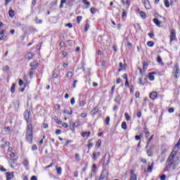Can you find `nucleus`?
<instances>
[{
    "mask_svg": "<svg viewBox=\"0 0 180 180\" xmlns=\"http://www.w3.org/2000/svg\"><path fill=\"white\" fill-rule=\"evenodd\" d=\"M175 155H176V151H172L167 160H166V166L164 169L165 172L169 171V169H176V167H178V162L174 160V158H175Z\"/></svg>",
    "mask_w": 180,
    "mask_h": 180,
    "instance_id": "f257e3e1",
    "label": "nucleus"
},
{
    "mask_svg": "<svg viewBox=\"0 0 180 180\" xmlns=\"http://www.w3.org/2000/svg\"><path fill=\"white\" fill-rule=\"evenodd\" d=\"M25 139L30 144L33 143V127L31 124L27 126Z\"/></svg>",
    "mask_w": 180,
    "mask_h": 180,
    "instance_id": "f03ea898",
    "label": "nucleus"
},
{
    "mask_svg": "<svg viewBox=\"0 0 180 180\" xmlns=\"http://www.w3.org/2000/svg\"><path fill=\"white\" fill-rule=\"evenodd\" d=\"M24 118L25 122H27V125L32 124V122L30 120V112L29 110H25L24 112Z\"/></svg>",
    "mask_w": 180,
    "mask_h": 180,
    "instance_id": "7ed1b4c3",
    "label": "nucleus"
},
{
    "mask_svg": "<svg viewBox=\"0 0 180 180\" xmlns=\"http://www.w3.org/2000/svg\"><path fill=\"white\" fill-rule=\"evenodd\" d=\"M109 176V172L106 170H103L101 172V176L98 180H108V178Z\"/></svg>",
    "mask_w": 180,
    "mask_h": 180,
    "instance_id": "20e7f679",
    "label": "nucleus"
},
{
    "mask_svg": "<svg viewBox=\"0 0 180 180\" xmlns=\"http://www.w3.org/2000/svg\"><path fill=\"white\" fill-rule=\"evenodd\" d=\"M175 39H176V32L174 29H172L170 31V43H172Z\"/></svg>",
    "mask_w": 180,
    "mask_h": 180,
    "instance_id": "39448f33",
    "label": "nucleus"
},
{
    "mask_svg": "<svg viewBox=\"0 0 180 180\" xmlns=\"http://www.w3.org/2000/svg\"><path fill=\"white\" fill-rule=\"evenodd\" d=\"M104 162L105 165H109V162H110V153L107 152L104 155Z\"/></svg>",
    "mask_w": 180,
    "mask_h": 180,
    "instance_id": "423d86ee",
    "label": "nucleus"
},
{
    "mask_svg": "<svg viewBox=\"0 0 180 180\" xmlns=\"http://www.w3.org/2000/svg\"><path fill=\"white\" fill-rule=\"evenodd\" d=\"M16 161H18L17 159H10L9 165L11 168H16V167H18V163Z\"/></svg>",
    "mask_w": 180,
    "mask_h": 180,
    "instance_id": "0eeeda50",
    "label": "nucleus"
},
{
    "mask_svg": "<svg viewBox=\"0 0 180 180\" xmlns=\"http://www.w3.org/2000/svg\"><path fill=\"white\" fill-rule=\"evenodd\" d=\"M39 65V63L38 62H31L30 63V67H31V71H34V70L36 68H37V66Z\"/></svg>",
    "mask_w": 180,
    "mask_h": 180,
    "instance_id": "6e6552de",
    "label": "nucleus"
},
{
    "mask_svg": "<svg viewBox=\"0 0 180 180\" xmlns=\"http://www.w3.org/2000/svg\"><path fill=\"white\" fill-rule=\"evenodd\" d=\"M158 96V94H157L156 91H153V92L150 93L149 95V98L152 101H155L157 99Z\"/></svg>",
    "mask_w": 180,
    "mask_h": 180,
    "instance_id": "1a4fd4ad",
    "label": "nucleus"
},
{
    "mask_svg": "<svg viewBox=\"0 0 180 180\" xmlns=\"http://www.w3.org/2000/svg\"><path fill=\"white\" fill-rule=\"evenodd\" d=\"M174 70H175L174 78H179L180 70H179V67H178V65H176L174 66Z\"/></svg>",
    "mask_w": 180,
    "mask_h": 180,
    "instance_id": "9d476101",
    "label": "nucleus"
},
{
    "mask_svg": "<svg viewBox=\"0 0 180 180\" xmlns=\"http://www.w3.org/2000/svg\"><path fill=\"white\" fill-rule=\"evenodd\" d=\"M130 179L129 180H137V175L134 174V170H131L130 171Z\"/></svg>",
    "mask_w": 180,
    "mask_h": 180,
    "instance_id": "9b49d317",
    "label": "nucleus"
},
{
    "mask_svg": "<svg viewBox=\"0 0 180 180\" xmlns=\"http://www.w3.org/2000/svg\"><path fill=\"white\" fill-rule=\"evenodd\" d=\"M154 168V162H152L150 164V162H148V169H147V172H153V169Z\"/></svg>",
    "mask_w": 180,
    "mask_h": 180,
    "instance_id": "f8f14e48",
    "label": "nucleus"
},
{
    "mask_svg": "<svg viewBox=\"0 0 180 180\" xmlns=\"http://www.w3.org/2000/svg\"><path fill=\"white\" fill-rule=\"evenodd\" d=\"M6 180H11L13 178V172H6Z\"/></svg>",
    "mask_w": 180,
    "mask_h": 180,
    "instance_id": "ddd939ff",
    "label": "nucleus"
},
{
    "mask_svg": "<svg viewBox=\"0 0 180 180\" xmlns=\"http://www.w3.org/2000/svg\"><path fill=\"white\" fill-rule=\"evenodd\" d=\"M138 12H139L141 18H142V19H146V18H147V15H146V13L140 11V9H138Z\"/></svg>",
    "mask_w": 180,
    "mask_h": 180,
    "instance_id": "4468645a",
    "label": "nucleus"
},
{
    "mask_svg": "<svg viewBox=\"0 0 180 180\" xmlns=\"http://www.w3.org/2000/svg\"><path fill=\"white\" fill-rule=\"evenodd\" d=\"M154 74H155V72H152L148 74L149 81H154L155 79Z\"/></svg>",
    "mask_w": 180,
    "mask_h": 180,
    "instance_id": "2eb2a0df",
    "label": "nucleus"
},
{
    "mask_svg": "<svg viewBox=\"0 0 180 180\" xmlns=\"http://www.w3.org/2000/svg\"><path fill=\"white\" fill-rule=\"evenodd\" d=\"M99 112V108L98 107H95L91 111V113L93 116H95V115Z\"/></svg>",
    "mask_w": 180,
    "mask_h": 180,
    "instance_id": "dca6fc26",
    "label": "nucleus"
},
{
    "mask_svg": "<svg viewBox=\"0 0 180 180\" xmlns=\"http://www.w3.org/2000/svg\"><path fill=\"white\" fill-rule=\"evenodd\" d=\"M153 22H154L155 25H156V26H158V27H160V26H161V21L158 20V19L154 18Z\"/></svg>",
    "mask_w": 180,
    "mask_h": 180,
    "instance_id": "f3484780",
    "label": "nucleus"
},
{
    "mask_svg": "<svg viewBox=\"0 0 180 180\" xmlns=\"http://www.w3.org/2000/svg\"><path fill=\"white\" fill-rule=\"evenodd\" d=\"M33 53H28L26 56H25V58H27V60H32L33 58Z\"/></svg>",
    "mask_w": 180,
    "mask_h": 180,
    "instance_id": "a211bd4d",
    "label": "nucleus"
},
{
    "mask_svg": "<svg viewBox=\"0 0 180 180\" xmlns=\"http://www.w3.org/2000/svg\"><path fill=\"white\" fill-rule=\"evenodd\" d=\"M179 146H180V141H179L175 145L173 151H176V153H178V150H179Z\"/></svg>",
    "mask_w": 180,
    "mask_h": 180,
    "instance_id": "6ab92c4d",
    "label": "nucleus"
},
{
    "mask_svg": "<svg viewBox=\"0 0 180 180\" xmlns=\"http://www.w3.org/2000/svg\"><path fill=\"white\" fill-rule=\"evenodd\" d=\"M91 141H92V139H90L88 141L87 148L89 150H91V148H92V147L94 146V143H92Z\"/></svg>",
    "mask_w": 180,
    "mask_h": 180,
    "instance_id": "aec40b11",
    "label": "nucleus"
},
{
    "mask_svg": "<svg viewBox=\"0 0 180 180\" xmlns=\"http://www.w3.org/2000/svg\"><path fill=\"white\" fill-rule=\"evenodd\" d=\"M143 4L145 5L146 9H150L151 8V6L150 5V1H145Z\"/></svg>",
    "mask_w": 180,
    "mask_h": 180,
    "instance_id": "412c9836",
    "label": "nucleus"
},
{
    "mask_svg": "<svg viewBox=\"0 0 180 180\" xmlns=\"http://www.w3.org/2000/svg\"><path fill=\"white\" fill-rule=\"evenodd\" d=\"M101 145H102V140L98 139L96 143V147H97V148H101Z\"/></svg>",
    "mask_w": 180,
    "mask_h": 180,
    "instance_id": "4be33fe9",
    "label": "nucleus"
},
{
    "mask_svg": "<svg viewBox=\"0 0 180 180\" xmlns=\"http://www.w3.org/2000/svg\"><path fill=\"white\" fill-rule=\"evenodd\" d=\"M15 88H16V84L13 83L11 87V94H15Z\"/></svg>",
    "mask_w": 180,
    "mask_h": 180,
    "instance_id": "5701e85b",
    "label": "nucleus"
},
{
    "mask_svg": "<svg viewBox=\"0 0 180 180\" xmlns=\"http://www.w3.org/2000/svg\"><path fill=\"white\" fill-rule=\"evenodd\" d=\"M122 19H126L127 18V12L124 9H122Z\"/></svg>",
    "mask_w": 180,
    "mask_h": 180,
    "instance_id": "b1692460",
    "label": "nucleus"
},
{
    "mask_svg": "<svg viewBox=\"0 0 180 180\" xmlns=\"http://www.w3.org/2000/svg\"><path fill=\"white\" fill-rule=\"evenodd\" d=\"M121 127L122 129H123V130H127V124L126 123V122H123L122 123Z\"/></svg>",
    "mask_w": 180,
    "mask_h": 180,
    "instance_id": "393cba45",
    "label": "nucleus"
},
{
    "mask_svg": "<svg viewBox=\"0 0 180 180\" xmlns=\"http://www.w3.org/2000/svg\"><path fill=\"white\" fill-rule=\"evenodd\" d=\"M146 153L148 157H153V148L148 149Z\"/></svg>",
    "mask_w": 180,
    "mask_h": 180,
    "instance_id": "a878e982",
    "label": "nucleus"
},
{
    "mask_svg": "<svg viewBox=\"0 0 180 180\" xmlns=\"http://www.w3.org/2000/svg\"><path fill=\"white\" fill-rule=\"evenodd\" d=\"M82 136H83V137H89V136H91V132L90 131H89V132H87V131H86V132H83L82 134Z\"/></svg>",
    "mask_w": 180,
    "mask_h": 180,
    "instance_id": "bb28decb",
    "label": "nucleus"
},
{
    "mask_svg": "<svg viewBox=\"0 0 180 180\" xmlns=\"http://www.w3.org/2000/svg\"><path fill=\"white\" fill-rule=\"evenodd\" d=\"M8 15L10 18H13V16H15V11H13L12 9L9 10Z\"/></svg>",
    "mask_w": 180,
    "mask_h": 180,
    "instance_id": "cd10ccee",
    "label": "nucleus"
},
{
    "mask_svg": "<svg viewBox=\"0 0 180 180\" xmlns=\"http://www.w3.org/2000/svg\"><path fill=\"white\" fill-rule=\"evenodd\" d=\"M122 4L123 5H127L128 6H130V1H129V0H122Z\"/></svg>",
    "mask_w": 180,
    "mask_h": 180,
    "instance_id": "c85d7f7f",
    "label": "nucleus"
},
{
    "mask_svg": "<svg viewBox=\"0 0 180 180\" xmlns=\"http://www.w3.org/2000/svg\"><path fill=\"white\" fill-rule=\"evenodd\" d=\"M70 110H64V113H65V115H72V109L70 108Z\"/></svg>",
    "mask_w": 180,
    "mask_h": 180,
    "instance_id": "c756f323",
    "label": "nucleus"
},
{
    "mask_svg": "<svg viewBox=\"0 0 180 180\" xmlns=\"http://www.w3.org/2000/svg\"><path fill=\"white\" fill-rule=\"evenodd\" d=\"M56 171H57L58 175H61V172L63 171V169L61 168V167H59L56 168Z\"/></svg>",
    "mask_w": 180,
    "mask_h": 180,
    "instance_id": "7c9ffc66",
    "label": "nucleus"
},
{
    "mask_svg": "<svg viewBox=\"0 0 180 180\" xmlns=\"http://www.w3.org/2000/svg\"><path fill=\"white\" fill-rule=\"evenodd\" d=\"M147 46L148 47H153L154 46V41H149L147 42Z\"/></svg>",
    "mask_w": 180,
    "mask_h": 180,
    "instance_id": "2f4dec72",
    "label": "nucleus"
},
{
    "mask_svg": "<svg viewBox=\"0 0 180 180\" xmlns=\"http://www.w3.org/2000/svg\"><path fill=\"white\" fill-rule=\"evenodd\" d=\"M82 20V16L79 15L77 17V22L78 25H79L81 23Z\"/></svg>",
    "mask_w": 180,
    "mask_h": 180,
    "instance_id": "473e14b6",
    "label": "nucleus"
},
{
    "mask_svg": "<svg viewBox=\"0 0 180 180\" xmlns=\"http://www.w3.org/2000/svg\"><path fill=\"white\" fill-rule=\"evenodd\" d=\"M91 172H96V165L94 164L91 167Z\"/></svg>",
    "mask_w": 180,
    "mask_h": 180,
    "instance_id": "72a5a7b5",
    "label": "nucleus"
},
{
    "mask_svg": "<svg viewBox=\"0 0 180 180\" xmlns=\"http://www.w3.org/2000/svg\"><path fill=\"white\" fill-rule=\"evenodd\" d=\"M124 117H125L126 120H128V121L131 120V119L130 117V115H129V113H127V112H125Z\"/></svg>",
    "mask_w": 180,
    "mask_h": 180,
    "instance_id": "f704fd0d",
    "label": "nucleus"
},
{
    "mask_svg": "<svg viewBox=\"0 0 180 180\" xmlns=\"http://www.w3.org/2000/svg\"><path fill=\"white\" fill-rule=\"evenodd\" d=\"M110 122V117H106L105 123V124H106L107 126H109Z\"/></svg>",
    "mask_w": 180,
    "mask_h": 180,
    "instance_id": "c9c22d12",
    "label": "nucleus"
},
{
    "mask_svg": "<svg viewBox=\"0 0 180 180\" xmlns=\"http://www.w3.org/2000/svg\"><path fill=\"white\" fill-rule=\"evenodd\" d=\"M88 29H89V24L86 23V25H84V32H85V33H86V32H88Z\"/></svg>",
    "mask_w": 180,
    "mask_h": 180,
    "instance_id": "e433bc0d",
    "label": "nucleus"
},
{
    "mask_svg": "<svg viewBox=\"0 0 180 180\" xmlns=\"http://www.w3.org/2000/svg\"><path fill=\"white\" fill-rule=\"evenodd\" d=\"M3 71L4 72H6L8 71H9V66L8 65H5L4 68H3Z\"/></svg>",
    "mask_w": 180,
    "mask_h": 180,
    "instance_id": "4c0bfd02",
    "label": "nucleus"
},
{
    "mask_svg": "<svg viewBox=\"0 0 180 180\" xmlns=\"http://www.w3.org/2000/svg\"><path fill=\"white\" fill-rule=\"evenodd\" d=\"M75 158L76 161H80L81 160V158L79 157V154H78V153L75 154Z\"/></svg>",
    "mask_w": 180,
    "mask_h": 180,
    "instance_id": "58836bf2",
    "label": "nucleus"
},
{
    "mask_svg": "<svg viewBox=\"0 0 180 180\" xmlns=\"http://www.w3.org/2000/svg\"><path fill=\"white\" fill-rule=\"evenodd\" d=\"M73 76H74V75L72 74V72H68L66 75L67 78H71Z\"/></svg>",
    "mask_w": 180,
    "mask_h": 180,
    "instance_id": "ea45409f",
    "label": "nucleus"
},
{
    "mask_svg": "<svg viewBox=\"0 0 180 180\" xmlns=\"http://www.w3.org/2000/svg\"><path fill=\"white\" fill-rule=\"evenodd\" d=\"M90 12H91V13H92V15L96 13V8H90Z\"/></svg>",
    "mask_w": 180,
    "mask_h": 180,
    "instance_id": "a19ab883",
    "label": "nucleus"
},
{
    "mask_svg": "<svg viewBox=\"0 0 180 180\" xmlns=\"http://www.w3.org/2000/svg\"><path fill=\"white\" fill-rule=\"evenodd\" d=\"M24 167H27L29 165V160H25L24 162H22Z\"/></svg>",
    "mask_w": 180,
    "mask_h": 180,
    "instance_id": "79ce46f5",
    "label": "nucleus"
},
{
    "mask_svg": "<svg viewBox=\"0 0 180 180\" xmlns=\"http://www.w3.org/2000/svg\"><path fill=\"white\" fill-rule=\"evenodd\" d=\"M52 77L53 78H58V74H57V72H56V70L53 71Z\"/></svg>",
    "mask_w": 180,
    "mask_h": 180,
    "instance_id": "37998d69",
    "label": "nucleus"
},
{
    "mask_svg": "<svg viewBox=\"0 0 180 180\" xmlns=\"http://www.w3.org/2000/svg\"><path fill=\"white\" fill-rule=\"evenodd\" d=\"M83 4H84V5H87V6H89L91 5V3H89V1H88V0H82Z\"/></svg>",
    "mask_w": 180,
    "mask_h": 180,
    "instance_id": "c03bdc74",
    "label": "nucleus"
},
{
    "mask_svg": "<svg viewBox=\"0 0 180 180\" xmlns=\"http://www.w3.org/2000/svg\"><path fill=\"white\" fill-rule=\"evenodd\" d=\"M156 61L157 63H162V58H161V56H158Z\"/></svg>",
    "mask_w": 180,
    "mask_h": 180,
    "instance_id": "a18cd8bd",
    "label": "nucleus"
},
{
    "mask_svg": "<svg viewBox=\"0 0 180 180\" xmlns=\"http://www.w3.org/2000/svg\"><path fill=\"white\" fill-rule=\"evenodd\" d=\"M148 65H147V63L144 62L143 65V68L144 70V71H146V70H147Z\"/></svg>",
    "mask_w": 180,
    "mask_h": 180,
    "instance_id": "49530a36",
    "label": "nucleus"
},
{
    "mask_svg": "<svg viewBox=\"0 0 180 180\" xmlns=\"http://www.w3.org/2000/svg\"><path fill=\"white\" fill-rule=\"evenodd\" d=\"M145 136L146 137H148L150 136V131L147 129H145Z\"/></svg>",
    "mask_w": 180,
    "mask_h": 180,
    "instance_id": "de8ad7c7",
    "label": "nucleus"
},
{
    "mask_svg": "<svg viewBox=\"0 0 180 180\" xmlns=\"http://www.w3.org/2000/svg\"><path fill=\"white\" fill-rule=\"evenodd\" d=\"M35 22H36V23H37V25H41V23H43V21H42L41 20L38 19V18H37V19L35 20Z\"/></svg>",
    "mask_w": 180,
    "mask_h": 180,
    "instance_id": "09e8293b",
    "label": "nucleus"
},
{
    "mask_svg": "<svg viewBox=\"0 0 180 180\" xmlns=\"http://www.w3.org/2000/svg\"><path fill=\"white\" fill-rule=\"evenodd\" d=\"M165 6H166V8L169 6V1L168 0H165Z\"/></svg>",
    "mask_w": 180,
    "mask_h": 180,
    "instance_id": "8fccbe9b",
    "label": "nucleus"
},
{
    "mask_svg": "<svg viewBox=\"0 0 180 180\" xmlns=\"http://www.w3.org/2000/svg\"><path fill=\"white\" fill-rule=\"evenodd\" d=\"M32 151H36V150H37V145L34 144V145L32 146Z\"/></svg>",
    "mask_w": 180,
    "mask_h": 180,
    "instance_id": "3c124183",
    "label": "nucleus"
},
{
    "mask_svg": "<svg viewBox=\"0 0 180 180\" xmlns=\"http://www.w3.org/2000/svg\"><path fill=\"white\" fill-rule=\"evenodd\" d=\"M96 153H93V158L92 160H94V161H96V160H98V158H96Z\"/></svg>",
    "mask_w": 180,
    "mask_h": 180,
    "instance_id": "603ef678",
    "label": "nucleus"
},
{
    "mask_svg": "<svg viewBox=\"0 0 180 180\" xmlns=\"http://www.w3.org/2000/svg\"><path fill=\"white\" fill-rule=\"evenodd\" d=\"M79 106H85V101H80L79 103Z\"/></svg>",
    "mask_w": 180,
    "mask_h": 180,
    "instance_id": "864d4df0",
    "label": "nucleus"
},
{
    "mask_svg": "<svg viewBox=\"0 0 180 180\" xmlns=\"http://www.w3.org/2000/svg\"><path fill=\"white\" fill-rule=\"evenodd\" d=\"M71 105H75V98L72 97L70 100Z\"/></svg>",
    "mask_w": 180,
    "mask_h": 180,
    "instance_id": "5fc2aeb1",
    "label": "nucleus"
},
{
    "mask_svg": "<svg viewBox=\"0 0 180 180\" xmlns=\"http://www.w3.org/2000/svg\"><path fill=\"white\" fill-rule=\"evenodd\" d=\"M115 86H112L111 88V95H113V94H115Z\"/></svg>",
    "mask_w": 180,
    "mask_h": 180,
    "instance_id": "6e6d98bb",
    "label": "nucleus"
},
{
    "mask_svg": "<svg viewBox=\"0 0 180 180\" xmlns=\"http://www.w3.org/2000/svg\"><path fill=\"white\" fill-rule=\"evenodd\" d=\"M0 171H1V172H6V169L3 166H0Z\"/></svg>",
    "mask_w": 180,
    "mask_h": 180,
    "instance_id": "4d7b16f0",
    "label": "nucleus"
},
{
    "mask_svg": "<svg viewBox=\"0 0 180 180\" xmlns=\"http://www.w3.org/2000/svg\"><path fill=\"white\" fill-rule=\"evenodd\" d=\"M153 139H154V134H153L150 137V139H148V144H150V143H151V140H153Z\"/></svg>",
    "mask_w": 180,
    "mask_h": 180,
    "instance_id": "13d9d810",
    "label": "nucleus"
},
{
    "mask_svg": "<svg viewBox=\"0 0 180 180\" xmlns=\"http://www.w3.org/2000/svg\"><path fill=\"white\" fill-rule=\"evenodd\" d=\"M174 108H169L168 109L169 113H174Z\"/></svg>",
    "mask_w": 180,
    "mask_h": 180,
    "instance_id": "bf43d9fd",
    "label": "nucleus"
},
{
    "mask_svg": "<svg viewBox=\"0 0 180 180\" xmlns=\"http://www.w3.org/2000/svg\"><path fill=\"white\" fill-rule=\"evenodd\" d=\"M167 179V176L165 174H162L160 176V180H165Z\"/></svg>",
    "mask_w": 180,
    "mask_h": 180,
    "instance_id": "052dcab7",
    "label": "nucleus"
},
{
    "mask_svg": "<svg viewBox=\"0 0 180 180\" xmlns=\"http://www.w3.org/2000/svg\"><path fill=\"white\" fill-rule=\"evenodd\" d=\"M18 84L20 86H23V80L19 79Z\"/></svg>",
    "mask_w": 180,
    "mask_h": 180,
    "instance_id": "680f3d73",
    "label": "nucleus"
},
{
    "mask_svg": "<svg viewBox=\"0 0 180 180\" xmlns=\"http://www.w3.org/2000/svg\"><path fill=\"white\" fill-rule=\"evenodd\" d=\"M65 26L69 27L70 29H72V24L71 23H68V24H65Z\"/></svg>",
    "mask_w": 180,
    "mask_h": 180,
    "instance_id": "e2e57ef3",
    "label": "nucleus"
},
{
    "mask_svg": "<svg viewBox=\"0 0 180 180\" xmlns=\"http://www.w3.org/2000/svg\"><path fill=\"white\" fill-rule=\"evenodd\" d=\"M56 134L57 135L61 134V129H56Z\"/></svg>",
    "mask_w": 180,
    "mask_h": 180,
    "instance_id": "0e129e2a",
    "label": "nucleus"
},
{
    "mask_svg": "<svg viewBox=\"0 0 180 180\" xmlns=\"http://www.w3.org/2000/svg\"><path fill=\"white\" fill-rule=\"evenodd\" d=\"M144 82H143V79H141V78H139V84L140 85H144Z\"/></svg>",
    "mask_w": 180,
    "mask_h": 180,
    "instance_id": "69168bd1",
    "label": "nucleus"
},
{
    "mask_svg": "<svg viewBox=\"0 0 180 180\" xmlns=\"http://www.w3.org/2000/svg\"><path fill=\"white\" fill-rule=\"evenodd\" d=\"M122 82V79L117 78V84H120Z\"/></svg>",
    "mask_w": 180,
    "mask_h": 180,
    "instance_id": "338daca9",
    "label": "nucleus"
},
{
    "mask_svg": "<svg viewBox=\"0 0 180 180\" xmlns=\"http://www.w3.org/2000/svg\"><path fill=\"white\" fill-rule=\"evenodd\" d=\"M31 180H37V177L36 176H32Z\"/></svg>",
    "mask_w": 180,
    "mask_h": 180,
    "instance_id": "774afa93",
    "label": "nucleus"
}]
</instances>
